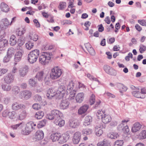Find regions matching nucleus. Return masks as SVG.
Here are the masks:
<instances>
[{"mask_svg": "<svg viewBox=\"0 0 146 146\" xmlns=\"http://www.w3.org/2000/svg\"><path fill=\"white\" fill-rule=\"evenodd\" d=\"M74 84L72 81L70 82L67 85L66 88L63 85H61L58 87L56 92V96L58 98V99H61L65 94H70L69 96L71 99L74 98L75 95L76 93V90L74 88Z\"/></svg>", "mask_w": 146, "mask_h": 146, "instance_id": "f257e3e1", "label": "nucleus"}, {"mask_svg": "<svg viewBox=\"0 0 146 146\" xmlns=\"http://www.w3.org/2000/svg\"><path fill=\"white\" fill-rule=\"evenodd\" d=\"M63 114L60 111L57 110H54L51 111V113L47 114L46 117L49 120L54 119V121H58L61 118Z\"/></svg>", "mask_w": 146, "mask_h": 146, "instance_id": "f03ea898", "label": "nucleus"}, {"mask_svg": "<svg viewBox=\"0 0 146 146\" xmlns=\"http://www.w3.org/2000/svg\"><path fill=\"white\" fill-rule=\"evenodd\" d=\"M39 50L37 49H35L31 52L28 56V60L29 62L31 64L36 62L39 56Z\"/></svg>", "mask_w": 146, "mask_h": 146, "instance_id": "7ed1b4c3", "label": "nucleus"}, {"mask_svg": "<svg viewBox=\"0 0 146 146\" xmlns=\"http://www.w3.org/2000/svg\"><path fill=\"white\" fill-rule=\"evenodd\" d=\"M36 125V124L32 121L27 123L25 127V129L22 130L21 133L24 135H29L33 129H35V127Z\"/></svg>", "mask_w": 146, "mask_h": 146, "instance_id": "20e7f679", "label": "nucleus"}, {"mask_svg": "<svg viewBox=\"0 0 146 146\" xmlns=\"http://www.w3.org/2000/svg\"><path fill=\"white\" fill-rule=\"evenodd\" d=\"M52 55L50 52H44L39 58L40 62L43 65H45L48 63L51 58L50 56Z\"/></svg>", "mask_w": 146, "mask_h": 146, "instance_id": "39448f33", "label": "nucleus"}, {"mask_svg": "<svg viewBox=\"0 0 146 146\" xmlns=\"http://www.w3.org/2000/svg\"><path fill=\"white\" fill-rule=\"evenodd\" d=\"M62 73V70L58 67H55L51 70L50 73V78L52 80L59 78Z\"/></svg>", "mask_w": 146, "mask_h": 146, "instance_id": "423d86ee", "label": "nucleus"}, {"mask_svg": "<svg viewBox=\"0 0 146 146\" xmlns=\"http://www.w3.org/2000/svg\"><path fill=\"white\" fill-rule=\"evenodd\" d=\"M17 51L16 53L14 58L15 62L14 64L16 65L17 62H19L21 60L22 56L24 53V50L19 49L17 50Z\"/></svg>", "mask_w": 146, "mask_h": 146, "instance_id": "0eeeda50", "label": "nucleus"}, {"mask_svg": "<svg viewBox=\"0 0 146 146\" xmlns=\"http://www.w3.org/2000/svg\"><path fill=\"white\" fill-rule=\"evenodd\" d=\"M3 78L5 83L7 84H10L13 81L14 77V75L11 73H8Z\"/></svg>", "mask_w": 146, "mask_h": 146, "instance_id": "6e6552de", "label": "nucleus"}, {"mask_svg": "<svg viewBox=\"0 0 146 146\" xmlns=\"http://www.w3.org/2000/svg\"><path fill=\"white\" fill-rule=\"evenodd\" d=\"M59 136L58 141L60 144H62L66 142L70 137L69 134L67 133H65L62 135H61L60 133V136Z\"/></svg>", "mask_w": 146, "mask_h": 146, "instance_id": "1a4fd4ad", "label": "nucleus"}, {"mask_svg": "<svg viewBox=\"0 0 146 146\" xmlns=\"http://www.w3.org/2000/svg\"><path fill=\"white\" fill-rule=\"evenodd\" d=\"M9 21L5 18L2 19L0 22V27L2 30L6 29L9 25H11Z\"/></svg>", "mask_w": 146, "mask_h": 146, "instance_id": "9d476101", "label": "nucleus"}, {"mask_svg": "<svg viewBox=\"0 0 146 146\" xmlns=\"http://www.w3.org/2000/svg\"><path fill=\"white\" fill-rule=\"evenodd\" d=\"M81 133L79 131H77L74 134L72 141L74 144H77L79 142L81 138Z\"/></svg>", "mask_w": 146, "mask_h": 146, "instance_id": "9b49d317", "label": "nucleus"}, {"mask_svg": "<svg viewBox=\"0 0 146 146\" xmlns=\"http://www.w3.org/2000/svg\"><path fill=\"white\" fill-rule=\"evenodd\" d=\"M25 106L23 104H20L17 102H15L13 103L12 105V109L13 110L18 111L22 108L25 109Z\"/></svg>", "mask_w": 146, "mask_h": 146, "instance_id": "f8f14e48", "label": "nucleus"}, {"mask_svg": "<svg viewBox=\"0 0 146 146\" xmlns=\"http://www.w3.org/2000/svg\"><path fill=\"white\" fill-rule=\"evenodd\" d=\"M142 125L139 122L135 123L132 126L131 131L133 133H136L139 131L141 128Z\"/></svg>", "mask_w": 146, "mask_h": 146, "instance_id": "ddd939ff", "label": "nucleus"}, {"mask_svg": "<svg viewBox=\"0 0 146 146\" xmlns=\"http://www.w3.org/2000/svg\"><path fill=\"white\" fill-rule=\"evenodd\" d=\"M56 93H55L54 90L52 89H49L46 94V96L49 99H51L54 97H55L56 98L58 99V98L56 96Z\"/></svg>", "mask_w": 146, "mask_h": 146, "instance_id": "4468645a", "label": "nucleus"}, {"mask_svg": "<svg viewBox=\"0 0 146 146\" xmlns=\"http://www.w3.org/2000/svg\"><path fill=\"white\" fill-rule=\"evenodd\" d=\"M84 95L83 93H79L76 96L75 99L76 102L79 103H81L83 101Z\"/></svg>", "mask_w": 146, "mask_h": 146, "instance_id": "2eb2a0df", "label": "nucleus"}, {"mask_svg": "<svg viewBox=\"0 0 146 146\" xmlns=\"http://www.w3.org/2000/svg\"><path fill=\"white\" fill-rule=\"evenodd\" d=\"M89 108V106L87 104H85L79 109L78 110V113L79 115H82L85 113L88 108Z\"/></svg>", "mask_w": 146, "mask_h": 146, "instance_id": "dca6fc26", "label": "nucleus"}, {"mask_svg": "<svg viewBox=\"0 0 146 146\" xmlns=\"http://www.w3.org/2000/svg\"><path fill=\"white\" fill-rule=\"evenodd\" d=\"M69 102L68 101V100L63 99L62 100L61 104H60V108L62 109L67 108L68 106Z\"/></svg>", "mask_w": 146, "mask_h": 146, "instance_id": "f3484780", "label": "nucleus"}, {"mask_svg": "<svg viewBox=\"0 0 146 146\" xmlns=\"http://www.w3.org/2000/svg\"><path fill=\"white\" fill-rule=\"evenodd\" d=\"M102 122L104 123H108L110 122L111 119V116L108 114H104L101 117Z\"/></svg>", "mask_w": 146, "mask_h": 146, "instance_id": "a211bd4d", "label": "nucleus"}, {"mask_svg": "<svg viewBox=\"0 0 146 146\" xmlns=\"http://www.w3.org/2000/svg\"><path fill=\"white\" fill-rule=\"evenodd\" d=\"M86 48L90 54L94 56L95 54V52L94 48L91 46L90 44L88 43L85 44Z\"/></svg>", "mask_w": 146, "mask_h": 146, "instance_id": "6ab92c4d", "label": "nucleus"}, {"mask_svg": "<svg viewBox=\"0 0 146 146\" xmlns=\"http://www.w3.org/2000/svg\"><path fill=\"white\" fill-rule=\"evenodd\" d=\"M44 137V133L41 130H38L35 133V138L38 140H40L43 138Z\"/></svg>", "mask_w": 146, "mask_h": 146, "instance_id": "aec40b11", "label": "nucleus"}, {"mask_svg": "<svg viewBox=\"0 0 146 146\" xmlns=\"http://www.w3.org/2000/svg\"><path fill=\"white\" fill-rule=\"evenodd\" d=\"M28 68L27 66L20 68L19 70V75L21 77H24L26 74L28 72Z\"/></svg>", "mask_w": 146, "mask_h": 146, "instance_id": "412c9836", "label": "nucleus"}, {"mask_svg": "<svg viewBox=\"0 0 146 146\" xmlns=\"http://www.w3.org/2000/svg\"><path fill=\"white\" fill-rule=\"evenodd\" d=\"M32 95L31 92L29 90H25L22 92L21 95L25 99L27 100L30 98Z\"/></svg>", "mask_w": 146, "mask_h": 146, "instance_id": "4be33fe9", "label": "nucleus"}, {"mask_svg": "<svg viewBox=\"0 0 146 146\" xmlns=\"http://www.w3.org/2000/svg\"><path fill=\"white\" fill-rule=\"evenodd\" d=\"M69 122L70 127L72 128H76L79 125V123L77 119H72Z\"/></svg>", "mask_w": 146, "mask_h": 146, "instance_id": "5701e85b", "label": "nucleus"}, {"mask_svg": "<svg viewBox=\"0 0 146 146\" xmlns=\"http://www.w3.org/2000/svg\"><path fill=\"white\" fill-rule=\"evenodd\" d=\"M27 115V113L26 110H23L17 117V118L19 120H24Z\"/></svg>", "mask_w": 146, "mask_h": 146, "instance_id": "b1692460", "label": "nucleus"}, {"mask_svg": "<svg viewBox=\"0 0 146 146\" xmlns=\"http://www.w3.org/2000/svg\"><path fill=\"white\" fill-rule=\"evenodd\" d=\"M45 77L44 73L43 71L38 72L35 76V77L40 81H42Z\"/></svg>", "mask_w": 146, "mask_h": 146, "instance_id": "393cba45", "label": "nucleus"}, {"mask_svg": "<svg viewBox=\"0 0 146 146\" xmlns=\"http://www.w3.org/2000/svg\"><path fill=\"white\" fill-rule=\"evenodd\" d=\"M25 43V40L22 38L21 37L19 38L18 40V46L16 47L17 50H19V49L23 50L22 46Z\"/></svg>", "mask_w": 146, "mask_h": 146, "instance_id": "a878e982", "label": "nucleus"}, {"mask_svg": "<svg viewBox=\"0 0 146 146\" xmlns=\"http://www.w3.org/2000/svg\"><path fill=\"white\" fill-rule=\"evenodd\" d=\"M92 117L89 115L86 116L84 118L83 124L85 126L88 125L90 124V122L92 121Z\"/></svg>", "mask_w": 146, "mask_h": 146, "instance_id": "bb28decb", "label": "nucleus"}, {"mask_svg": "<svg viewBox=\"0 0 146 146\" xmlns=\"http://www.w3.org/2000/svg\"><path fill=\"white\" fill-rule=\"evenodd\" d=\"M95 132L96 135L98 137L102 135L103 133L102 130L101 128V126H96L95 127Z\"/></svg>", "mask_w": 146, "mask_h": 146, "instance_id": "cd10ccee", "label": "nucleus"}, {"mask_svg": "<svg viewBox=\"0 0 146 146\" xmlns=\"http://www.w3.org/2000/svg\"><path fill=\"white\" fill-rule=\"evenodd\" d=\"M117 87L121 93H123V92H126L128 89L126 86L120 83L118 84Z\"/></svg>", "mask_w": 146, "mask_h": 146, "instance_id": "c85d7f7f", "label": "nucleus"}, {"mask_svg": "<svg viewBox=\"0 0 146 146\" xmlns=\"http://www.w3.org/2000/svg\"><path fill=\"white\" fill-rule=\"evenodd\" d=\"M97 146H110V145L108 140L104 139L98 143Z\"/></svg>", "mask_w": 146, "mask_h": 146, "instance_id": "c756f323", "label": "nucleus"}, {"mask_svg": "<svg viewBox=\"0 0 146 146\" xmlns=\"http://www.w3.org/2000/svg\"><path fill=\"white\" fill-rule=\"evenodd\" d=\"M29 37L31 40L34 41H36L38 38V36L35 33L30 32L29 33Z\"/></svg>", "mask_w": 146, "mask_h": 146, "instance_id": "7c9ffc66", "label": "nucleus"}, {"mask_svg": "<svg viewBox=\"0 0 146 146\" xmlns=\"http://www.w3.org/2000/svg\"><path fill=\"white\" fill-rule=\"evenodd\" d=\"M59 136H60V133H54L51 135L50 138L52 141L55 142L58 141Z\"/></svg>", "mask_w": 146, "mask_h": 146, "instance_id": "2f4dec72", "label": "nucleus"}, {"mask_svg": "<svg viewBox=\"0 0 146 146\" xmlns=\"http://www.w3.org/2000/svg\"><path fill=\"white\" fill-rule=\"evenodd\" d=\"M1 87L2 90L6 92L10 91L11 89V86L10 85L2 84L1 85Z\"/></svg>", "mask_w": 146, "mask_h": 146, "instance_id": "473e14b6", "label": "nucleus"}, {"mask_svg": "<svg viewBox=\"0 0 146 146\" xmlns=\"http://www.w3.org/2000/svg\"><path fill=\"white\" fill-rule=\"evenodd\" d=\"M9 42L10 45L12 46H14L17 43L16 38L15 35H12L11 36Z\"/></svg>", "mask_w": 146, "mask_h": 146, "instance_id": "72a5a7b5", "label": "nucleus"}, {"mask_svg": "<svg viewBox=\"0 0 146 146\" xmlns=\"http://www.w3.org/2000/svg\"><path fill=\"white\" fill-rule=\"evenodd\" d=\"M1 8L2 11L7 12L9 11V8L8 5L4 3H2L1 4Z\"/></svg>", "mask_w": 146, "mask_h": 146, "instance_id": "f704fd0d", "label": "nucleus"}, {"mask_svg": "<svg viewBox=\"0 0 146 146\" xmlns=\"http://www.w3.org/2000/svg\"><path fill=\"white\" fill-rule=\"evenodd\" d=\"M132 94L134 96L137 98H144L145 97L144 96H141V94L139 91H133L132 92Z\"/></svg>", "mask_w": 146, "mask_h": 146, "instance_id": "c9c22d12", "label": "nucleus"}, {"mask_svg": "<svg viewBox=\"0 0 146 146\" xmlns=\"http://www.w3.org/2000/svg\"><path fill=\"white\" fill-rule=\"evenodd\" d=\"M61 118L58 119V121H54V123L56 125H58L60 127L63 126L65 124L64 120L62 119Z\"/></svg>", "mask_w": 146, "mask_h": 146, "instance_id": "e433bc0d", "label": "nucleus"}, {"mask_svg": "<svg viewBox=\"0 0 146 146\" xmlns=\"http://www.w3.org/2000/svg\"><path fill=\"white\" fill-rule=\"evenodd\" d=\"M118 136V134L116 133L111 132L108 134V137L111 139H116Z\"/></svg>", "mask_w": 146, "mask_h": 146, "instance_id": "4c0bfd02", "label": "nucleus"}, {"mask_svg": "<svg viewBox=\"0 0 146 146\" xmlns=\"http://www.w3.org/2000/svg\"><path fill=\"white\" fill-rule=\"evenodd\" d=\"M118 129L119 131L122 130L125 133H127L129 131V127L127 125L123 126L122 128L120 127V128H118Z\"/></svg>", "mask_w": 146, "mask_h": 146, "instance_id": "58836bf2", "label": "nucleus"}, {"mask_svg": "<svg viewBox=\"0 0 146 146\" xmlns=\"http://www.w3.org/2000/svg\"><path fill=\"white\" fill-rule=\"evenodd\" d=\"M34 45V43L30 41H28L25 44L26 48L28 50H30L32 48Z\"/></svg>", "mask_w": 146, "mask_h": 146, "instance_id": "ea45409f", "label": "nucleus"}, {"mask_svg": "<svg viewBox=\"0 0 146 146\" xmlns=\"http://www.w3.org/2000/svg\"><path fill=\"white\" fill-rule=\"evenodd\" d=\"M44 115V113L43 111H39L36 113L35 117L37 119H40L42 118Z\"/></svg>", "mask_w": 146, "mask_h": 146, "instance_id": "a19ab883", "label": "nucleus"}, {"mask_svg": "<svg viewBox=\"0 0 146 146\" xmlns=\"http://www.w3.org/2000/svg\"><path fill=\"white\" fill-rule=\"evenodd\" d=\"M12 90L14 94H18L20 91V88L18 86H14L13 87Z\"/></svg>", "mask_w": 146, "mask_h": 146, "instance_id": "79ce46f5", "label": "nucleus"}, {"mask_svg": "<svg viewBox=\"0 0 146 146\" xmlns=\"http://www.w3.org/2000/svg\"><path fill=\"white\" fill-rule=\"evenodd\" d=\"M92 130L90 129H86L83 130L82 133V134L89 135L92 133Z\"/></svg>", "mask_w": 146, "mask_h": 146, "instance_id": "37998d69", "label": "nucleus"}, {"mask_svg": "<svg viewBox=\"0 0 146 146\" xmlns=\"http://www.w3.org/2000/svg\"><path fill=\"white\" fill-rule=\"evenodd\" d=\"M7 40L6 39H3L0 41V48L5 47L7 45Z\"/></svg>", "mask_w": 146, "mask_h": 146, "instance_id": "c03bdc74", "label": "nucleus"}, {"mask_svg": "<svg viewBox=\"0 0 146 146\" xmlns=\"http://www.w3.org/2000/svg\"><path fill=\"white\" fill-rule=\"evenodd\" d=\"M29 85L32 86H35L37 84L36 81L35 79L33 78H31L29 80Z\"/></svg>", "mask_w": 146, "mask_h": 146, "instance_id": "a18cd8bd", "label": "nucleus"}, {"mask_svg": "<svg viewBox=\"0 0 146 146\" xmlns=\"http://www.w3.org/2000/svg\"><path fill=\"white\" fill-rule=\"evenodd\" d=\"M17 116V114L16 112L13 111L11 112L9 111L8 116L11 119L15 118Z\"/></svg>", "mask_w": 146, "mask_h": 146, "instance_id": "49530a36", "label": "nucleus"}, {"mask_svg": "<svg viewBox=\"0 0 146 146\" xmlns=\"http://www.w3.org/2000/svg\"><path fill=\"white\" fill-rule=\"evenodd\" d=\"M11 101V99L10 97H6L3 98V103L5 105H7L9 104Z\"/></svg>", "mask_w": 146, "mask_h": 146, "instance_id": "de8ad7c7", "label": "nucleus"}, {"mask_svg": "<svg viewBox=\"0 0 146 146\" xmlns=\"http://www.w3.org/2000/svg\"><path fill=\"white\" fill-rule=\"evenodd\" d=\"M66 6V3L65 2H61L59 3L58 8L60 10H62L65 8Z\"/></svg>", "mask_w": 146, "mask_h": 146, "instance_id": "09e8293b", "label": "nucleus"}, {"mask_svg": "<svg viewBox=\"0 0 146 146\" xmlns=\"http://www.w3.org/2000/svg\"><path fill=\"white\" fill-rule=\"evenodd\" d=\"M123 143V140H117L115 142L114 146H122Z\"/></svg>", "mask_w": 146, "mask_h": 146, "instance_id": "8fccbe9b", "label": "nucleus"}, {"mask_svg": "<svg viewBox=\"0 0 146 146\" xmlns=\"http://www.w3.org/2000/svg\"><path fill=\"white\" fill-rule=\"evenodd\" d=\"M34 99L35 101L39 103L41 102L42 100L41 97L38 94H36L35 96Z\"/></svg>", "mask_w": 146, "mask_h": 146, "instance_id": "3c124183", "label": "nucleus"}, {"mask_svg": "<svg viewBox=\"0 0 146 146\" xmlns=\"http://www.w3.org/2000/svg\"><path fill=\"white\" fill-rule=\"evenodd\" d=\"M46 120L44 119L40 121V123L38 125V127L39 128H41L44 126L46 123Z\"/></svg>", "mask_w": 146, "mask_h": 146, "instance_id": "603ef678", "label": "nucleus"}, {"mask_svg": "<svg viewBox=\"0 0 146 146\" xmlns=\"http://www.w3.org/2000/svg\"><path fill=\"white\" fill-rule=\"evenodd\" d=\"M14 53L13 49V48H10L8 49L7 52V54L11 57H12V55Z\"/></svg>", "mask_w": 146, "mask_h": 146, "instance_id": "864d4df0", "label": "nucleus"}, {"mask_svg": "<svg viewBox=\"0 0 146 146\" xmlns=\"http://www.w3.org/2000/svg\"><path fill=\"white\" fill-rule=\"evenodd\" d=\"M95 96L93 94H92L90 97V104L91 105H92L94 103L95 101Z\"/></svg>", "mask_w": 146, "mask_h": 146, "instance_id": "5fc2aeb1", "label": "nucleus"}, {"mask_svg": "<svg viewBox=\"0 0 146 146\" xmlns=\"http://www.w3.org/2000/svg\"><path fill=\"white\" fill-rule=\"evenodd\" d=\"M32 106L33 108L36 110H38L39 109H40L41 107V106L40 104L37 103L34 104Z\"/></svg>", "mask_w": 146, "mask_h": 146, "instance_id": "6e6d98bb", "label": "nucleus"}, {"mask_svg": "<svg viewBox=\"0 0 146 146\" xmlns=\"http://www.w3.org/2000/svg\"><path fill=\"white\" fill-rule=\"evenodd\" d=\"M9 111L8 109H6L3 111L2 113V115L4 117H6L8 116Z\"/></svg>", "mask_w": 146, "mask_h": 146, "instance_id": "4d7b16f0", "label": "nucleus"}, {"mask_svg": "<svg viewBox=\"0 0 146 146\" xmlns=\"http://www.w3.org/2000/svg\"><path fill=\"white\" fill-rule=\"evenodd\" d=\"M146 50V46L143 44H141L140 46L139 51L141 53H142Z\"/></svg>", "mask_w": 146, "mask_h": 146, "instance_id": "13d9d810", "label": "nucleus"}, {"mask_svg": "<svg viewBox=\"0 0 146 146\" xmlns=\"http://www.w3.org/2000/svg\"><path fill=\"white\" fill-rule=\"evenodd\" d=\"M8 71V70L7 68H0V76L5 74Z\"/></svg>", "mask_w": 146, "mask_h": 146, "instance_id": "bf43d9fd", "label": "nucleus"}, {"mask_svg": "<svg viewBox=\"0 0 146 146\" xmlns=\"http://www.w3.org/2000/svg\"><path fill=\"white\" fill-rule=\"evenodd\" d=\"M107 74L112 76H115L116 74V72L114 69L112 68Z\"/></svg>", "mask_w": 146, "mask_h": 146, "instance_id": "052dcab7", "label": "nucleus"}, {"mask_svg": "<svg viewBox=\"0 0 146 146\" xmlns=\"http://www.w3.org/2000/svg\"><path fill=\"white\" fill-rule=\"evenodd\" d=\"M128 121V120L126 121L125 120H123L122 121V123L120 124L117 127V128H122V127H123V126L125 125H125H127V122Z\"/></svg>", "mask_w": 146, "mask_h": 146, "instance_id": "680f3d73", "label": "nucleus"}, {"mask_svg": "<svg viewBox=\"0 0 146 146\" xmlns=\"http://www.w3.org/2000/svg\"><path fill=\"white\" fill-rule=\"evenodd\" d=\"M140 134L142 139H146V129L142 131L140 133Z\"/></svg>", "mask_w": 146, "mask_h": 146, "instance_id": "e2e57ef3", "label": "nucleus"}, {"mask_svg": "<svg viewBox=\"0 0 146 146\" xmlns=\"http://www.w3.org/2000/svg\"><path fill=\"white\" fill-rule=\"evenodd\" d=\"M11 57L7 55L3 58V62L4 63L8 62Z\"/></svg>", "mask_w": 146, "mask_h": 146, "instance_id": "0e129e2a", "label": "nucleus"}, {"mask_svg": "<svg viewBox=\"0 0 146 146\" xmlns=\"http://www.w3.org/2000/svg\"><path fill=\"white\" fill-rule=\"evenodd\" d=\"M133 58V55L132 53L131 52L129 53L127 56H125V59L127 61H129V58Z\"/></svg>", "mask_w": 146, "mask_h": 146, "instance_id": "69168bd1", "label": "nucleus"}, {"mask_svg": "<svg viewBox=\"0 0 146 146\" xmlns=\"http://www.w3.org/2000/svg\"><path fill=\"white\" fill-rule=\"evenodd\" d=\"M138 22L142 26H146V22L144 20H139Z\"/></svg>", "mask_w": 146, "mask_h": 146, "instance_id": "338daca9", "label": "nucleus"}, {"mask_svg": "<svg viewBox=\"0 0 146 146\" xmlns=\"http://www.w3.org/2000/svg\"><path fill=\"white\" fill-rule=\"evenodd\" d=\"M103 114H104V113L102 111L99 110L98 111L96 115L98 117V118H99L100 117H102V116L103 115Z\"/></svg>", "mask_w": 146, "mask_h": 146, "instance_id": "774afa93", "label": "nucleus"}]
</instances>
